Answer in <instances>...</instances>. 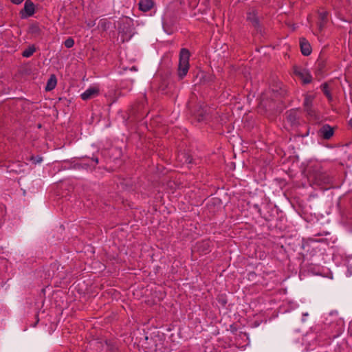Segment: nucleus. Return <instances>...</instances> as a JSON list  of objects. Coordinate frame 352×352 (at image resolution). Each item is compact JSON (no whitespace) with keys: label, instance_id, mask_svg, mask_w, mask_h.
Segmentation results:
<instances>
[{"label":"nucleus","instance_id":"4468645a","mask_svg":"<svg viewBox=\"0 0 352 352\" xmlns=\"http://www.w3.org/2000/svg\"><path fill=\"white\" fill-rule=\"evenodd\" d=\"M195 248L197 250L202 254H206L209 252L210 250V241H202L200 242H197L196 243Z\"/></svg>","mask_w":352,"mask_h":352},{"label":"nucleus","instance_id":"dca6fc26","mask_svg":"<svg viewBox=\"0 0 352 352\" xmlns=\"http://www.w3.org/2000/svg\"><path fill=\"white\" fill-rule=\"evenodd\" d=\"M325 67L326 60L321 55H320L315 63L316 70L319 74H321L324 72Z\"/></svg>","mask_w":352,"mask_h":352},{"label":"nucleus","instance_id":"5701e85b","mask_svg":"<svg viewBox=\"0 0 352 352\" xmlns=\"http://www.w3.org/2000/svg\"><path fill=\"white\" fill-rule=\"evenodd\" d=\"M322 90L324 94L330 100L331 99V95L329 91V85L327 83H324L321 85Z\"/></svg>","mask_w":352,"mask_h":352},{"label":"nucleus","instance_id":"aec40b11","mask_svg":"<svg viewBox=\"0 0 352 352\" xmlns=\"http://www.w3.org/2000/svg\"><path fill=\"white\" fill-rule=\"evenodd\" d=\"M56 83H57V80H56V76L54 74L51 75V76L50 77V78L48 79V80L47 82L45 90L51 91V90L54 89L56 86Z\"/></svg>","mask_w":352,"mask_h":352},{"label":"nucleus","instance_id":"7ed1b4c3","mask_svg":"<svg viewBox=\"0 0 352 352\" xmlns=\"http://www.w3.org/2000/svg\"><path fill=\"white\" fill-rule=\"evenodd\" d=\"M313 100L312 96L307 95L305 96L303 102L304 110L306 111L307 116L313 120H319V116L316 111L313 108Z\"/></svg>","mask_w":352,"mask_h":352},{"label":"nucleus","instance_id":"9b49d317","mask_svg":"<svg viewBox=\"0 0 352 352\" xmlns=\"http://www.w3.org/2000/svg\"><path fill=\"white\" fill-rule=\"evenodd\" d=\"M99 91H100L98 87H90L82 94H81L80 97L83 100H88L98 96L99 94Z\"/></svg>","mask_w":352,"mask_h":352},{"label":"nucleus","instance_id":"a211bd4d","mask_svg":"<svg viewBox=\"0 0 352 352\" xmlns=\"http://www.w3.org/2000/svg\"><path fill=\"white\" fill-rule=\"evenodd\" d=\"M142 107V104H138L136 105H134L130 110V116H133L135 118H139L143 116V113L141 112Z\"/></svg>","mask_w":352,"mask_h":352},{"label":"nucleus","instance_id":"4be33fe9","mask_svg":"<svg viewBox=\"0 0 352 352\" xmlns=\"http://www.w3.org/2000/svg\"><path fill=\"white\" fill-rule=\"evenodd\" d=\"M36 51V47L34 45L29 46L22 52V56L25 58H29L33 55Z\"/></svg>","mask_w":352,"mask_h":352},{"label":"nucleus","instance_id":"0eeeda50","mask_svg":"<svg viewBox=\"0 0 352 352\" xmlns=\"http://www.w3.org/2000/svg\"><path fill=\"white\" fill-rule=\"evenodd\" d=\"M34 12L35 8L34 3L30 0H27L25 2L23 9L20 12V14L22 19H25L32 16Z\"/></svg>","mask_w":352,"mask_h":352},{"label":"nucleus","instance_id":"6e6552de","mask_svg":"<svg viewBox=\"0 0 352 352\" xmlns=\"http://www.w3.org/2000/svg\"><path fill=\"white\" fill-rule=\"evenodd\" d=\"M333 133V128L327 124H324L318 131V135L324 140H329Z\"/></svg>","mask_w":352,"mask_h":352},{"label":"nucleus","instance_id":"f3484780","mask_svg":"<svg viewBox=\"0 0 352 352\" xmlns=\"http://www.w3.org/2000/svg\"><path fill=\"white\" fill-rule=\"evenodd\" d=\"M138 6L140 10L146 12L153 7L154 2L153 0H140Z\"/></svg>","mask_w":352,"mask_h":352},{"label":"nucleus","instance_id":"72a5a7b5","mask_svg":"<svg viewBox=\"0 0 352 352\" xmlns=\"http://www.w3.org/2000/svg\"><path fill=\"white\" fill-rule=\"evenodd\" d=\"M222 302H223V304H226V301L222 300Z\"/></svg>","mask_w":352,"mask_h":352},{"label":"nucleus","instance_id":"7c9ffc66","mask_svg":"<svg viewBox=\"0 0 352 352\" xmlns=\"http://www.w3.org/2000/svg\"><path fill=\"white\" fill-rule=\"evenodd\" d=\"M254 207H255L256 208H257V209H258V212L260 213L261 210V208L258 206V205H255V206H254Z\"/></svg>","mask_w":352,"mask_h":352},{"label":"nucleus","instance_id":"f257e3e1","mask_svg":"<svg viewBox=\"0 0 352 352\" xmlns=\"http://www.w3.org/2000/svg\"><path fill=\"white\" fill-rule=\"evenodd\" d=\"M309 179L319 186L329 184L331 181L329 175L318 166L313 167L309 171Z\"/></svg>","mask_w":352,"mask_h":352},{"label":"nucleus","instance_id":"bb28decb","mask_svg":"<svg viewBox=\"0 0 352 352\" xmlns=\"http://www.w3.org/2000/svg\"><path fill=\"white\" fill-rule=\"evenodd\" d=\"M24 0H11V1L14 4H20Z\"/></svg>","mask_w":352,"mask_h":352},{"label":"nucleus","instance_id":"473e14b6","mask_svg":"<svg viewBox=\"0 0 352 352\" xmlns=\"http://www.w3.org/2000/svg\"><path fill=\"white\" fill-rule=\"evenodd\" d=\"M222 302H223V304H226V301L222 300Z\"/></svg>","mask_w":352,"mask_h":352},{"label":"nucleus","instance_id":"2f4dec72","mask_svg":"<svg viewBox=\"0 0 352 352\" xmlns=\"http://www.w3.org/2000/svg\"><path fill=\"white\" fill-rule=\"evenodd\" d=\"M42 161V157H38V159L36 160V162H41Z\"/></svg>","mask_w":352,"mask_h":352},{"label":"nucleus","instance_id":"a878e982","mask_svg":"<svg viewBox=\"0 0 352 352\" xmlns=\"http://www.w3.org/2000/svg\"><path fill=\"white\" fill-rule=\"evenodd\" d=\"M31 30H32V33H37L39 32V28L38 27V25H32L31 27Z\"/></svg>","mask_w":352,"mask_h":352},{"label":"nucleus","instance_id":"39448f33","mask_svg":"<svg viewBox=\"0 0 352 352\" xmlns=\"http://www.w3.org/2000/svg\"><path fill=\"white\" fill-rule=\"evenodd\" d=\"M98 164V158L93 157L91 158H82V162L77 164L76 166L78 168H82L87 170H92L95 168L96 166Z\"/></svg>","mask_w":352,"mask_h":352},{"label":"nucleus","instance_id":"c756f323","mask_svg":"<svg viewBox=\"0 0 352 352\" xmlns=\"http://www.w3.org/2000/svg\"><path fill=\"white\" fill-rule=\"evenodd\" d=\"M349 124L351 126V128L352 129V118L349 120Z\"/></svg>","mask_w":352,"mask_h":352},{"label":"nucleus","instance_id":"f03ea898","mask_svg":"<svg viewBox=\"0 0 352 352\" xmlns=\"http://www.w3.org/2000/svg\"><path fill=\"white\" fill-rule=\"evenodd\" d=\"M190 55V52L188 49H181L178 65V76L180 79H183L188 72Z\"/></svg>","mask_w":352,"mask_h":352},{"label":"nucleus","instance_id":"1a4fd4ad","mask_svg":"<svg viewBox=\"0 0 352 352\" xmlns=\"http://www.w3.org/2000/svg\"><path fill=\"white\" fill-rule=\"evenodd\" d=\"M208 110L209 109L206 105L199 106V109L195 112V116L198 122H203L208 120Z\"/></svg>","mask_w":352,"mask_h":352},{"label":"nucleus","instance_id":"c85d7f7f","mask_svg":"<svg viewBox=\"0 0 352 352\" xmlns=\"http://www.w3.org/2000/svg\"><path fill=\"white\" fill-rule=\"evenodd\" d=\"M347 266L349 268L352 269V264H351L350 261H348Z\"/></svg>","mask_w":352,"mask_h":352},{"label":"nucleus","instance_id":"9d476101","mask_svg":"<svg viewBox=\"0 0 352 352\" xmlns=\"http://www.w3.org/2000/svg\"><path fill=\"white\" fill-rule=\"evenodd\" d=\"M294 73L296 76H299L304 84H309L312 80L311 74L305 69L298 67L294 68Z\"/></svg>","mask_w":352,"mask_h":352},{"label":"nucleus","instance_id":"423d86ee","mask_svg":"<svg viewBox=\"0 0 352 352\" xmlns=\"http://www.w3.org/2000/svg\"><path fill=\"white\" fill-rule=\"evenodd\" d=\"M318 21L317 23L318 29L320 32H321L324 28H325L327 22H328V17L329 15V13L328 11L325 10L324 9H320L318 11Z\"/></svg>","mask_w":352,"mask_h":352},{"label":"nucleus","instance_id":"ddd939ff","mask_svg":"<svg viewBox=\"0 0 352 352\" xmlns=\"http://www.w3.org/2000/svg\"><path fill=\"white\" fill-rule=\"evenodd\" d=\"M104 346V342L100 339H94L89 342V347L94 352H102Z\"/></svg>","mask_w":352,"mask_h":352},{"label":"nucleus","instance_id":"393cba45","mask_svg":"<svg viewBox=\"0 0 352 352\" xmlns=\"http://www.w3.org/2000/svg\"><path fill=\"white\" fill-rule=\"evenodd\" d=\"M74 40L71 37L67 38L64 42V45L67 48H71L74 46Z\"/></svg>","mask_w":352,"mask_h":352},{"label":"nucleus","instance_id":"b1692460","mask_svg":"<svg viewBox=\"0 0 352 352\" xmlns=\"http://www.w3.org/2000/svg\"><path fill=\"white\" fill-rule=\"evenodd\" d=\"M6 214V206L3 204H0V223H2L3 222Z\"/></svg>","mask_w":352,"mask_h":352},{"label":"nucleus","instance_id":"412c9836","mask_svg":"<svg viewBox=\"0 0 352 352\" xmlns=\"http://www.w3.org/2000/svg\"><path fill=\"white\" fill-rule=\"evenodd\" d=\"M104 344L107 346V351L109 352H117L118 351V346L115 342L111 340H105Z\"/></svg>","mask_w":352,"mask_h":352},{"label":"nucleus","instance_id":"6ab92c4d","mask_svg":"<svg viewBox=\"0 0 352 352\" xmlns=\"http://www.w3.org/2000/svg\"><path fill=\"white\" fill-rule=\"evenodd\" d=\"M247 20L250 21L255 28L258 27L259 21L256 16V12L254 10L248 13Z\"/></svg>","mask_w":352,"mask_h":352},{"label":"nucleus","instance_id":"2eb2a0df","mask_svg":"<svg viewBox=\"0 0 352 352\" xmlns=\"http://www.w3.org/2000/svg\"><path fill=\"white\" fill-rule=\"evenodd\" d=\"M287 121L291 124V126H296L298 123V116L297 112L292 109L286 113Z\"/></svg>","mask_w":352,"mask_h":352},{"label":"nucleus","instance_id":"f8f14e48","mask_svg":"<svg viewBox=\"0 0 352 352\" xmlns=\"http://www.w3.org/2000/svg\"><path fill=\"white\" fill-rule=\"evenodd\" d=\"M300 47L301 53L304 56H309L311 53V47L309 41L305 38H300Z\"/></svg>","mask_w":352,"mask_h":352},{"label":"nucleus","instance_id":"cd10ccee","mask_svg":"<svg viewBox=\"0 0 352 352\" xmlns=\"http://www.w3.org/2000/svg\"><path fill=\"white\" fill-rule=\"evenodd\" d=\"M36 321L35 324L33 325L34 327H36V325L37 324V323L38 322V320H39L38 314L36 315Z\"/></svg>","mask_w":352,"mask_h":352},{"label":"nucleus","instance_id":"20e7f679","mask_svg":"<svg viewBox=\"0 0 352 352\" xmlns=\"http://www.w3.org/2000/svg\"><path fill=\"white\" fill-rule=\"evenodd\" d=\"M173 86V81L170 74H166L160 77L158 89L162 93L166 94L170 91Z\"/></svg>","mask_w":352,"mask_h":352}]
</instances>
